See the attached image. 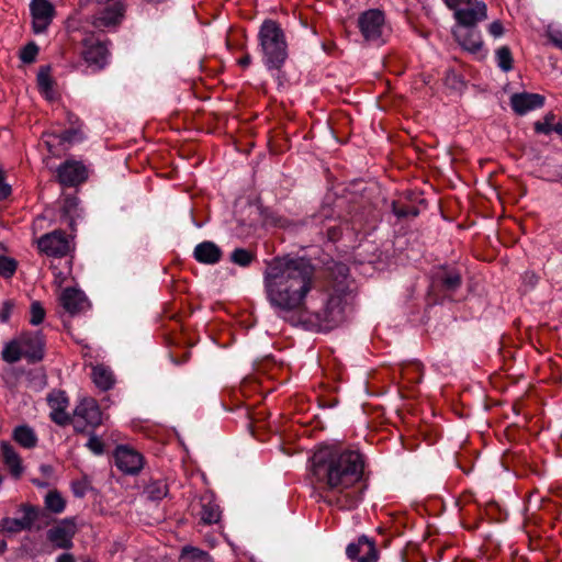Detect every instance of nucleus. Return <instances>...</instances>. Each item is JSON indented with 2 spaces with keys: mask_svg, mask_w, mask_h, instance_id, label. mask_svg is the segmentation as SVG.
I'll use <instances>...</instances> for the list:
<instances>
[{
  "mask_svg": "<svg viewBox=\"0 0 562 562\" xmlns=\"http://www.w3.org/2000/svg\"><path fill=\"white\" fill-rule=\"evenodd\" d=\"M114 458L116 467L125 474H137L144 464L142 454L126 446H119Z\"/></svg>",
  "mask_w": 562,
  "mask_h": 562,
  "instance_id": "nucleus-14",
  "label": "nucleus"
},
{
  "mask_svg": "<svg viewBox=\"0 0 562 562\" xmlns=\"http://www.w3.org/2000/svg\"><path fill=\"white\" fill-rule=\"evenodd\" d=\"M359 30L367 42L381 45L385 42V16L379 9H370L360 14Z\"/></svg>",
  "mask_w": 562,
  "mask_h": 562,
  "instance_id": "nucleus-5",
  "label": "nucleus"
},
{
  "mask_svg": "<svg viewBox=\"0 0 562 562\" xmlns=\"http://www.w3.org/2000/svg\"><path fill=\"white\" fill-rule=\"evenodd\" d=\"M443 3L452 11L453 18H460L462 21L479 18L483 13H487L488 9L483 0H442Z\"/></svg>",
  "mask_w": 562,
  "mask_h": 562,
  "instance_id": "nucleus-9",
  "label": "nucleus"
},
{
  "mask_svg": "<svg viewBox=\"0 0 562 562\" xmlns=\"http://www.w3.org/2000/svg\"><path fill=\"white\" fill-rule=\"evenodd\" d=\"M328 214L329 211L327 209H323L321 212L319 216L324 218V221L322 222L319 234H326L328 240L335 241L339 238L341 229L340 226L336 224V221L331 220Z\"/></svg>",
  "mask_w": 562,
  "mask_h": 562,
  "instance_id": "nucleus-27",
  "label": "nucleus"
},
{
  "mask_svg": "<svg viewBox=\"0 0 562 562\" xmlns=\"http://www.w3.org/2000/svg\"><path fill=\"white\" fill-rule=\"evenodd\" d=\"M38 53V47L34 43H30L25 45L20 54V58L23 63L30 64L33 63Z\"/></svg>",
  "mask_w": 562,
  "mask_h": 562,
  "instance_id": "nucleus-40",
  "label": "nucleus"
},
{
  "mask_svg": "<svg viewBox=\"0 0 562 562\" xmlns=\"http://www.w3.org/2000/svg\"><path fill=\"white\" fill-rule=\"evenodd\" d=\"M86 446L95 456H101L104 452V443L95 434L90 435Z\"/></svg>",
  "mask_w": 562,
  "mask_h": 562,
  "instance_id": "nucleus-41",
  "label": "nucleus"
},
{
  "mask_svg": "<svg viewBox=\"0 0 562 562\" xmlns=\"http://www.w3.org/2000/svg\"><path fill=\"white\" fill-rule=\"evenodd\" d=\"M11 315V305L9 302H5L0 311V321L5 323L9 321Z\"/></svg>",
  "mask_w": 562,
  "mask_h": 562,
  "instance_id": "nucleus-46",
  "label": "nucleus"
},
{
  "mask_svg": "<svg viewBox=\"0 0 562 562\" xmlns=\"http://www.w3.org/2000/svg\"><path fill=\"white\" fill-rule=\"evenodd\" d=\"M546 33L552 45L562 50V25L550 24Z\"/></svg>",
  "mask_w": 562,
  "mask_h": 562,
  "instance_id": "nucleus-36",
  "label": "nucleus"
},
{
  "mask_svg": "<svg viewBox=\"0 0 562 562\" xmlns=\"http://www.w3.org/2000/svg\"><path fill=\"white\" fill-rule=\"evenodd\" d=\"M22 517L18 518L23 530H31L34 522L38 519L40 508L31 504H22L19 508Z\"/></svg>",
  "mask_w": 562,
  "mask_h": 562,
  "instance_id": "nucleus-28",
  "label": "nucleus"
},
{
  "mask_svg": "<svg viewBox=\"0 0 562 562\" xmlns=\"http://www.w3.org/2000/svg\"><path fill=\"white\" fill-rule=\"evenodd\" d=\"M347 557L356 562H376L378 550L374 542L366 536L358 538L356 542L349 543L346 549Z\"/></svg>",
  "mask_w": 562,
  "mask_h": 562,
  "instance_id": "nucleus-12",
  "label": "nucleus"
},
{
  "mask_svg": "<svg viewBox=\"0 0 562 562\" xmlns=\"http://www.w3.org/2000/svg\"><path fill=\"white\" fill-rule=\"evenodd\" d=\"M12 438L25 449H32L36 447L38 441L34 429L27 425L16 426L12 431Z\"/></svg>",
  "mask_w": 562,
  "mask_h": 562,
  "instance_id": "nucleus-25",
  "label": "nucleus"
},
{
  "mask_svg": "<svg viewBox=\"0 0 562 562\" xmlns=\"http://www.w3.org/2000/svg\"><path fill=\"white\" fill-rule=\"evenodd\" d=\"M60 305L70 315H76L89 308L90 304L85 293L75 288L65 289L59 296Z\"/></svg>",
  "mask_w": 562,
  "mask_h": 562,
  "instance_id": "nucleus-15",
  "label": "nucleus"
},
{
  "mask_svg": "<svg viewBox=\"0 0 562 562\" xmlns=\"http://www.w3.org/2000/svg\"><path fill=\"white\" fill-rule=\"evenodd\" d=\"M56 562H76L75 558L70 553H63L57 559Z\"/></svg>",
  "mask_w": 562,
  "mask_h": 562,
  "instance_id": "nucleus-50",
  "label": "nucleus"
},
{
  "mask_svg": "<svg viewBox=\"0 0 562 562\" xmlns=\"http://www.w3.org/2000/svg\"><path fill=\"white\" fill-rule=\"evenodd\" d=\"M366 458L358 449L337 442L319 445L310 458V469L324 488L336 495L340 509L356 508L362 499L361 492H351L364 474Z\"/></svg>",
  "mask_w": 562,
  "mask_h": 562,
  "instance_id": "nucleus-2",
  "label": "nucleus"
},
{
  "mask_svg": "<svg viewBox=\"0 0 562 562\" xmlns=\"http://www.w3.org/2000/svg\"><path fill=\"white\" fill-rule=\"evenodd\" d=\"M77 526L75 518H64L47 530V540L58 549H70Z\"/></svg>",
  "mask_w": 562,
  "mask_h": 562,
  "instance_id": "nucleus-7",
  "label": "nucleus"
},
{
  "mask_svg": "<svg viewBox=\"0 0 562 562\" xmlns=\"http://www.w3.org/2000/svg\"><path fill=\"white\" fill-rule=\"evenodd\" d=\"M393 212L397 217H407L409 215L416 216L418 214L414 207H398L395 203L393 204Z\"/></svg>",
  "mask_w": 562,
  "mask_h": 562,
  "instance_id": "nucleus-43",
  "label": "nucleus"
},
{
  "mask_svg": "<svg viewBox=\"0 0 562 562\" xmlns=\"http://www.w3.org/2000/svg\"><path fill=\"white\" fill-rule=\"evenodd\" d=\"M37 245L42 252L50 257H64L71 250V240L61 231H54L43 235L37 240Z\"/></svg>",
  "mask_w": 562,
  "mask_h": 562,
  "instance_id": "nucleus-8",
  "label": "nucleus"
},
{
  "mask_svg": "<svg viewBox=\"0 0 562 562\" xmlns=\"http://www.w3.org/2000/svg\"><path fill=\"white\" fill-rule=\"evenodd\" d=\"M40 470H41V472H42L43 474L48 475V474H50V473H52V470H53V469H52V467H50V465H48V464H42V465L40 467Z\"/></svg>",
  "mask_w": 562,
  "mask_h": 562,
  "instance_id": "nucleus-52",
  "label": "nucleus"
},
{
  "mask_svg": "<svg viewBox=\"0 0 562 562\" xmlns=\"http://www.w3.org/2000/svg\"><path fill=\"white\" fill-rule=\"evenodd\" d=\"M109 50L102 42H91L87 44L83 52V59L88 66L93 69H102L108 64Z\"/></svg>",
  "mask_w": 562,
  "mask_h": 562,
  "instance_id": "nucleus-20",
  "label": "nucleus"
},
{
  "mask_svg": "<svg viewBox=\"0 0 562 562\" xmlns=\"http://www.w3.org/2000/svg\"><path fill=\"white\" fill-rule=\"evenodd\" d=\"M21 335L12 338L3 345L1 358L4 362L13 364L24 358V352L21 346Z\"/></svg>",
  "mask_w": 562,
  "mask_h": 562,
  "instance_id": "nucleus-24",
  "label": "nucleus"
},
{
  "mask_svg": "<svg viewBox=\"0 0 562 562\" xmlns=\"http://www.w3.org/2000/svg\"><path fill=\"white\" fill-rule=\"evenodd\" d=\"M266 299L274 314L292 326L328 331L345 321L346 294L336 292L324 305L310 312L306 301L316 288L315 267L300 256H278L266 262L262 272Z\"/></svg>",
  "mask_w": 562,
  "mask_h": 562,
  "instance_id": "nucleus-1",
  "label": "nucleus"
},
{
  "mask_svg": "<svg viewBox=\"0 0 562 562\" xmlns=\"http://www.w3.org/2000/svg\"><path fill=\"white\" fill-rule=\"evenodd\" d=\"M7 549V542L2 539H0V554L4 552Z\"/></svg>",
  "mask_w": 562,
  "mask_h": 562,
  "instance_id": "nucleus-54",
  "label": "nucleus"
},
{
  "mask_svg": "<svg viewBox=\"0 0 562 562\" xmlns=\"http://www.w3.org/2000/svg\"><path fill=\"white\" fill-rule=\"evenodd\" d=\"M488 14L483 13L479 18L468 19L462 21L460 18H453L456 24L452 26V35L457 43L465 52L483 58L485 53L483 52V40L481 31L477 29V24L485 21Z\"/></svg>",
  "mask_w": 562,
  "mask_h": 562,
  "instance_id": "nucleus-4",
  "label": "nucleus"
},
{
  "mask_svg": "<svg viewBox=\"0 0 562 562\" xmlns=\"http://www.w3.org/2000/svg\"><path fill=\"white\" fill-rule=\"evenodd\" d=\"M16 270V262L14 259L0 255V276L10 278Z\"/></svg>",
  "mask_w": 562,
  "mask_h": 562,
  "instance_id": "nucleus-37",
  "label": "nucleus"
},
{
  "mask_svg": "<svg viewBox=\"0 0 562 562\" xmlns=\"http://www.w3.org/2000/svg\"><path fill=\"white\" fill-rule=\"evenodd\" d=\"M37 86L41 93L47 100H53L55 97V91L53 87V80L49 75V68L45 67L40 70L37 74Z\"/></svg>",
  "mask_w": 562,
  "mask_h": 562,
  "instance_id": "nucleus-29",
  "label": "nucleus"
},
{
  "mask_svg": "<svg viewBox=\"0 0 562 562\" xmlns=\"http://www.w3.org/2000/svg\"><path fill=\"white\" fill-rule=\"evenodd\" d=\"M254 255L244 248H236L231 255V260L240 267H248Z\"/></svg>",
  "mask_w": 562,
  "mask_h": 562,
  "instance_id": "nucleus-34",
  "label": "nucleus"
},
{
  "mask_svg": "<svg viewBox=\"0 0 562 562\" xmlns=\"http://www.w3.org/2000/svg\"><path fill=\"white\" fill-rule=\"evenodd\" d=\"M221 518V509L220 506L215 503L212 497H203L202 498V510H201V519L205 524H215Z\"/></svg>",
  "mask_w": 562,
  "mask_h": 562,
  "instance_id": "nucleus-26",
  "label": "nucleus"
},
{
  "mask_svg": "<svg viewBox=\"0 0 562 562\" xmlns=\"http://www.w3.org/2000/svg\"><path fill=\"white\" fill-rule=\"evenodd\" d=\"M552 128H553L552 132H555L557 134L562 135V123L554 124Z\"/></svg>",
  "mask_w": 562,
  "mask_h": 562,
  "instance_id": "nucleus-53",
  "label": "nucleus"
},
{
  "mask_svg": "<svg viewBox=\"0 0 562 562\" xmlns=\"http://www.w3.org/2000/svg\"><path fill=\"white\" fill-rule=\"evenodd\" d=\"M11 194V187L3 182L0 184V200L7 199Z\"/></svg>",
  "mask_w": 562,
  "mask_h": 562,
  "instance_id": "nucleus-47",
  "label": "nucleus"
},
{
  "mask_svg": "<svg viewBox=\"0 0 562 562\" xmlns=\"http://www.w3.org/2000/svg\"><path fill=\"white\" fill-rule=\"evenodd\" d=\"M522 282L527 288L531 289L537 284L538 277L533 272H526Z\"/></svg>",
  "mask_w": 562,
  "mask_h": 562,
  "instance_id": "nucleus-45",
  "label": "nucleus"
},
{
  "mask_svg": "<svg viewBox=\"0 0 562 562\" xmlns=\"http://www.w3.org/2000/svg\"><path fill=\"white\" fill-rule=\"evenodd\" d=\"M147 494L153 501H160L168 494V486L165 482L157 481L147 486Z\"/></svg>",
  "mask_w": 562,
  "mask_h": 562,
  "instance_id": "nucleus-33",
  "label": "nucleus"
},
{
  "mask_svg": "<svg viewBox=\"0 0 562 562\" xmlns=\"http://www.w3.org/2000/svg\"><path fill=\"white\" fill-rule=\"evenodd\" d=\"M65 204L67 212H70L72 207H76L78 205V200L76 198H67Z\"/></svg>",
  "mask_w": 562,
  "mask_h": 562,
  "instance_id": "nucleus-49",
  "label": "nucleus"
},
{
  "mask_svg": "<svg viewBox=\"0 0 562 562\" xmlns=\"http://www.w3.org/2000/svg\"><path fill=\"white\" fill-rule=\"evenodd\" d=\"M4 182V173L3 170L0 168V184Z\"/></svg>",
  "mask_w": 562,
  "mask_h": 562,
  "instance_id": "nucleus-56",
  "label": "nucleus"
},
{
  "mask_svg": "<svg viewBox=\"0 0 562 562\" xmlns=\"http://www.w3.org/2000/svg\"><path fill=\"white\" fill-rule=\"evenodd\" d=\"M59 182L65 187H74L83 182L87 177V168L80 161L67 160L57 169Z\"/></svg>",
  "mask_w": 562,
  "mask_h": 562,
  "instance_id": "nucleus-13",
  "label": "nucleus"
},
{
  "mask_svg": "<svg viewBox=\"0 0 562 562\" xmlns=\"http://www.w3.org/2000/svg\"><path fill=\"white\" fill-rule=\"evenodd\" d=\"M92 381L101 391H108L114 386L115 378L112 370L104 364H97L92 368Z\"/></svg>",
  "mask_w": 562,
  "mask_h": 562,
  "instance_id": "nucleus-23",
  "label": "nucleus"
},
{
  "mask_svg": "<svg viewBox=\"0 0 562 562\" xmlns=\"http://www.w3.org/2000/svg\"><path fill=\"white\" fill-rule=\"evenodd\" d=\"M252 61V58L249 54H246L245 56H243L241 58L238 59L237 64L243 67V68H246L248 67Z\"/></svg>",
  "mask_w": 562,
  "mask_h": 562,
  "instance_id": "nucleus-48",
  "label": "nucleus"
},
{
  "mask_svg": "<svg viewBox=\"0 0 562 562\" xmlns=\"http://www.w3.org/2000/svg\"><path fill=\"white\" fill-rule=\"evenodd\" d=\"M34 483H35L37 486H44V484H42V482L34 481Z\"/></svg>",
  "mask_w": 562,
  "mask_h": 562,
  "instance_id": "nucleus-57",
  "label": "nucleus"
},
{
  "mask_svg": "<svg viewBox=\"0 0 562 562\" xmlns=\"http://www.w3.org/2000/svg\"><path fill=\"white\" fill-rule=\"evenodd\" d=\"M544 103V98L538 93H514L510 97V105L515 113L525 115L526 113L540 109Z\"/></svg>",
  "mask_w": 562,
  "mask_h": 562,
  "instance_id": "nucleus-19",
  "label": "nucleus"
},
{
  "mask_svg": "<svg viewBox=\"0 0 562 562\" xmlns=\"http://www.w3.org/2000/svg\"><path fill=\"white\" fill-rule=\"evenodd\" d=\"M221 248L213 241H202L194 247V259L204 265H215L222 259Z\"/></svg>",
  "mask_w": 562,
  "mask_h": 562,
  "instance_id": "nucleus-21",
  "label": "nucleus"
},
{
  "mask_svg": "<svg viewBox=\"0 0 562 562\" xmlns=\"http://www.w3.org/2000/svg\"><path fill=\"white\" fill-rule=\"evenodd\" d=\"M21 335V346L24 352V359L30 363L38 362L44 357V338L41 331H23Z\"/></svg>",
  "mask_w": 562,
  "mask_h": 562,
  "instance_id": "nucleus-11",
  "label": "nucleus"
},
{
  "mask_svg": "<svg viewBox=\"0 0 562 562\" xmlns=\"http://www.w3.org/2000/svg\"><path fill=\"white\" fill-rule=\"evenodd\" d=\"M47 403L50 407V418L59 426L69 424L70 417L66 412L69 401L65 392L53 391L47 396Z\"/></svg>",
  "mask_w": 562,
  "mask_h": 562,
  "instance_id": "nucleus-16",
  "label": "nucleus"
},
{
  "mask_svg": "<svg viewBox=\"0 0 562 562\" xmlns=\"http://www.w3.org/2000/svg\"><path fill=\"white\" fill-rule=\"evenodd\" d=\"M72 492L77 497H82L85 495V490L80 484H72Z\"/></svg>",
  "mask_w": 562,
  "mask_h": 562,
  "instance_id": "nucleus-51",
  "label": "nucleus"
},
{
  "mask_svg": "<svg viewBox=\"0 0 562 562\" xmlns=\"http://www.w3.org/2000/svg\"><path fill=\"white\" fill-rule=\"evenodd\" d=\"M461 283V274L456 269L440 268L434 274V284L448 292H454Z\"/></svg>",
  "mask_w": 562,
  "mask_h": 562,
  "instance_id": "nucleus-22",
  "label": "nucleus"
},
{
  "mask_svg": "<svg viewBox=\"0 0 562 562\" xmlns=\"http://www.w3.org/2000/svg\"><path fill=\"white\" fill-rule=\"evenodd\" d=\"M487 31L495 38L504 35V26L499 20H495L490 23Z\"/></svg>",
  "mask_w": 562,
  "mask_h": 562,
  "instance_id": "nucleus-42",
  "label": "nucleus"
},
{
  "mask_svg": "<svg viewBox=\"0 0 562 562\" xmlns=\"http://www.w3.org/2000/svg\"><path fill=\"white\" fill-rule=\"evenodd\" d=\"M44 505L48 512L61 514L66 508V501L58 491L53 490L45 495Z\"/></svg>",
  "mask_w": 562,
  "mask_h": 562,
  "instance_id": "nucleus-30",
  "label": "nucleus"
},
{
  "mask_svg": "<svg viewBox=\"0 0 562 562\" xmlns=\"http://www.w3.org/2000/svg\"><path fill=\"white\" fill-rule=\"evenodd\" d=\"M495 58L497 66L504 71L508 72L513 68V57L510 49L507 46H502L496 49Z\"/></svg>",
  "mask_w": 562,
  "mask_h": 562,
  "instance_id": "nucleus-31",
  "label": "nucleus"
},
{
  "mask_svg": "<svg viewBox=\"0 0 562 562\" xmlns=\"http://www.w3.org/2000/svg\"><path fill=\"white\" fill-rule=\"evenodd\" d=\"M45 318V310L38 301H34L30 307V324L37 326L43 323Z\"/></svg>",
  "mask_w": 562,
  "mask_h": 562,
  "instance_id": "nucleus-35",
  "label": "nucleus"
},
{
  "mask_svg": "<svg viewBox=\"0 0 562 562\" xmlns=\"http://www.w3.org/2000/svg\"><path fill=\"white\" fill-rule=\"evenodd\" d=\"M125 5L121 0H113L108 3L94 18V24L97 26H115L124 18Z\"/></svg>",
  "mask_w": 562,
  "mask_h": 562,
  "instance_id": "nucleus-17",
  "label": "nucleus"
},
{
  "mask_svg": "<svg viewBox=\"0 0 562 562\" xmlns=\"http://www.w3.org/2000/svg\"><path fill=\"white\" fill-rule=\"evenodd\" d=\"M258 47L262 64L272 75H278L288 59V43L280 24L273 20H265L258 31Z\"/></svg>",
  "mask_w": 562,
  "mask_h": 562,
  "instance_id": "nucleus-3",
  "label": "nucleus"
},
{
  "mask_svg": "<svg viewBox=\"0 0 562 562\" xmlns=\"http://www.w3.org/2000/svg\"><path fill=\"white\" fill-rule=\"evenodd\" d=\"M0 453L1 461L7 467L11 476L15 480H19L24 472V467L20 454L10 442L4 440L0 441Z\"/></svg>",
  "mask_w": 562,
  "mask_h": 562,
  "instance_id": "nucleus-18",
  "label": "nucleus"
},
{
  "mask_svg": "<svg viewBox=\"0 0 562 562\" xmlns=\"http://www.w3.org/2000/svg\"><path fill=\"white\" fill-rule=\"evenodd\" d=\"M204 554L205 553L202 550L194 547H186L182 550L183 557H190L192 559H201Z\"/></svg>",
  "mask_w": 562,
  "mask_h": 562,
  "instance_id": "nucleus-44",
  "label": "nucleus"
},
{
  "mask_svg": "<svg viewBox=\"0 0 562 562\" xmlns=\"http://www.w3.org/2000/svg\"><path fill=\"white\" fill-rule=\"evenodd\" d=\"M47 136L48 137L53 136V137L57 138L60 144H65V143L74 144V143H78L83 139V134L81 133L80 130H77V128L65 130L58 135H47Z\"/></svg>",
  "mask_w": 562,
  "mask_h": 562,
  "instance_id": "nucleus-32",
  "label": "nucleus"
},
{
  "mask_svg": "<svg viewBox=\"0 0 562 562\" xmlns=\"http://www.w3.org/2000/svg\"><path fill=\"white\" fill-rule=\"evenodd\" d=\"M23 528L18 518L4 517L0 521V532L16 533L22 531Z\"/></svg>",
  "mask_w": 562,
  "mask_h": 562,
  "instance_id": "nucleus-38",
  "label": "nucleus"
},
{
  "mask_svg": "<svg viewBox=\"0 0 562 562\" xmlns=\"http://www.w3.org/2000/svg\"><path fill=\"white\" fill-rule=\"evenodd\" d=\"M45 143H46V145H47V147H48V150H49L50 153H54V150H53V148H52V146H53V145H52L50 140H48V139H47V140H45Z\"/></svg>",
  "mask_w": 562,
  "mask_h": 562,
  "instance_id": "nucleus-55",
  "label": "nucleus"
},
{
  "mask_svg": "<svg viewBox=\"0 0 562 562\" xmlns=\"http://www.w3.org/2000/svg\"><path fill=\"white\" fill-rule=\"evenodd\" d=\"M32 26L35 34L46 32L55 15V8L48 0H32L30 3Z\"/></svg>",
  "mask_w": 562,
  "mask_h": 562,
  "instance_id": "nucleus-10",
  "label": "nucleus"
},
{
  "mask_svg": "<svg viewBox=\"0 0 562 562\" xmlns=\"http://www.w3.org/2000/svg\"><path fill=\"white\" fill-rule=\"evenodd\" d=\"M102 423V413L97 401L92 397H83L74 411V428L82 432L86 427L95 428Z\"/></svg>",
  "mask_w": 562,
  "mask_h": 562,
  "instance_id": "nucleus-6",
  "label": "nucleus"
},
{
  "mask_svg": "<svg viewBox=\"0 0 562 562\" xmlns=\"http://www.w3.org/2000/svg\"><path fill=\"white\" fill-rule=\"evenodd\" d=\"M554 114L548 113L542 121L535 122V131L539 134L548 135L553 131Z\"/></svg>",
  "mask_w": 562,
  "mask_h": 562,
  "instance_id": "nucleus-39",
  "label": "nucleus"
},
{
  "mask_svg": "<svg viewBox=\"0 0 562 562\" xmlns=\"http://www.w3.org/2000/svg\"><path fill=\"white\" fill-rule=\"evenodd\" d=\"M193 223H194V225H195L196 227H201V225H200V224H198L196 222H193Z\"/></svg>",
  "mask_w": 562,
  "mask_h": 562,
  "instance_id": "nucleus-58",
  "label": "nucleus"
}]
</instances>
